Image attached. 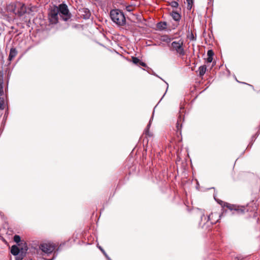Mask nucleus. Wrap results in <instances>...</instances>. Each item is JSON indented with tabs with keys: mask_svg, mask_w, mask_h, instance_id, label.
<instances>
[{
	"mask_svg": "<svg viewBox=\"0 0 260 260\" xmlns=\"http://www.w3.org/2000/svg\"><path fill=\"white\" fill-rule=\"evenodd\" d=\"M110 17L113 22L119 26L125 23V18L122 11L118 9H113L110 11Z\"/></svg>",
	"mask_w": 260,
	"mask_h": 260,
	"instance_id": "obj_1",
	"label": "nucleus"
},
{
	"mask_svg": "<svg viewBox=\"0 0 260 260\" xmlns=\"http://www.w3.org/2000/svg\"><path fill=\"white\" fill-rule=\"evenodd\" d=\"M183 44V41L181 40L178 41H174L171 43L170 49L179 56H183L185 54Z\"/></svg>",
	"mask_w": 260,
	"mask_h": 260,
	"instance_id": "obj_2",
	"label": "nucleus"
},
{
	"mask_svg": "<svg viewBox=\"0 0 260 260\" xmlns=\"http://www.w3.org/2000/svg\"><path fill=\"white\" fill-rule=\"evenodd\" d=\"M57 8L59 16L63 20L67 21L71 18V14L67 5L61 4L57 6Z\"/></svg>",
	"mask_w": 260,
	"mask_h": 260,
	"instance_id": "obj_3",
	"label": "nucleus"
},
{
	"mask_svg": "<svg viewBox=\"0 0 260 260\" xmlns=\"http://www.w3.org/2000/svg\"><path fill=\"white\" fill-rule=\"evenodd\" d=\"M58 11L57 6L51 7L48 12V19L50 23L55 24L58 21Z\"/></svg>",
	"mask_w": 260,
	"mask_h": 260,
	"instance_id": "obj_4",
	"label": "nucleus"
},
{
	"mask_svg": "<svg viewBox=\"0 0 260 260\" xmlns=\"http://www.w3.org/2000/svg\"><path fill=\"white\" fill-rule=\"evenodd\" d=\"M218 202L221 205V206L222 207H226L231 211L234 210V211L237 212L238 213H243L246 209L245 207H242L240 208L239 206H237L235 205L230 204L221 201H220L219 202Z\"/></svg>",
	"mask_w": 260,
	"mask_h": 260,
	"instance_id": "obj_5",
	"label": "nucleus"
},
{
	"mask_svg": "<svg viewBox=\"0 0 260 260\" xmlns=\"http://www.w3.org/2000/svg\"><path fill=\"white\" fill-rule=\"evenodd\" d=\"M4 94V75L0 73V109L4 110L5 108V99L2 96Z\"/></svg>",
	"mask_w": 260,
	"mask_h": 260,
	"instance_id": "obj_6",
	"label": "nucleus"
},
{
	"mask_svg": "<svg viewBox=\"0 0 260 260\" xmlns=\"http://www.w3.org/2000/svg\"><path fill=\"white\" fill-rule=\"evenodd\" d=\"M55 245L52 243H43L40 245L41 249L47 254L51 253L55 249Z\"/></svg>",
	"mask_w": 260,
	"mask_h": 260,
	"instance_id": "obj_7",
	"label": "nucleus"
},
{
	"mask_svg": "<svg viewBox=\"0 0 260 260\" xmlns=\"http://www.w3.org/2000/svg\"><path fill=\"white\" fill-rule=\"evenodd\" d=\"M16 7L17 8V10L15 13L19 16H22L26 12V7L24 4L18 3L17 4Z\"/></svg>",
	"mask_w": 260,
	"mask_h": 260,
	"instance_id": "obj_8",
	"label": "nucleus"
},
{
	"mask_svg": "<svg viewBox=\"0 0 260 260\" xmlns=\"http://www.w3.org/2000/svg\"><path fill=\"white\" fill-rule=\"evenodd\" d=\"M21 248L22 247H19L16 245H13L11 247V252L14 255H17L21 252Z\"/></svg>",
	"mask_w": 260,
	"mask_h": 260,
	"instance_id": "obj_9",
	"label": "nucleus"
},
{
	"mask_svg": "<svg viewBox=\"0 0 260 260\" xmlns=\"http://www.w3.org/2000/svg\"><path fill=\"white\" fill-rule=\"evenodd\" d=\"M21 252L18 255H16V260H22L23 257L25 256L26 251L27 250V247L26 246L24 248H21Z\"/></svg>",
	"mask_w": 260,
	"mask_h": 260,
	"instance_id": "obj_10",
	"label": "nucleus"
},
{
	"mask_svg": "<svg viewBox=\"0 0 260 260\" xmlns=\"http://www.w3.org/2000/svg\"><path fill=\"white\" fill-rule=\"evenodd\" d=\"M170 15L175 21L179 22L181 19L180 14L175 11H172L170 13Z\"/></svg>",
	"mask_w": 260,
	"mask_h": 260,
	"instance_id": "obj_11",
	"label": "nucleus"
},
{
	"mask_svg": "<svg viewBox=\"0 0 260 260\" xmlns=\"http://www.w3.org/2000/svg\"><path fill=\"white\" fill-rule=\"evenodd\" d=\"M167 23L166 22H159L156 25L157 28L159 30H163L167 28Z\"/></svg>",
	"mask_w": 260,
	"mask_h": 260,
	"instance_id": "obj_12",
	"label": "nucleus"
},
{
	"mask_svg": "<svg viewBox=\"0 0 260 260\" xmlns=\"http://www.w3.org/2000/svg\"><path fill=\"white\" fill-rule=\"evenodd\" d=\"M17 51L15 48H12L11 49L9 55V60L10 61L12 60L17 55Z\"/></svg>",
	"mask_w": 260,
	"mask_h": 260,
	"instance_id": "obj_13",
	"label": "nucleus"
},
{
	"mask_svg": "<svg viewBox=\"0 0 260 260\" xmlns=\"http://www.w3.org/2000/svg\"><path fill=\"white\" fill-rule=\"evenodd\" d=\"M152 119H153V116H152L151 118H150L149 123L148 124V125L144 132V134H145L146 136H149V137H151L152 136V135L150 133L149 129L151 126V121H152Z\"/></svg>",
	"mask_w": 260,
	"mask_h": 260,
	"instance_id": "obj_14",
	"label": "nucleus"
},
{
	"mask_svg": "<svg viewBox=\"0 0 260 260\" xmlns=\"http://www.w3.org/2000/svg\"><path fill=\"white\" fill-rule=\"evenodd\" d=\"M182 118L181 116L180 115L178 118L177 122L176 123V130L177 132H181V128L182 127V123L180 124V123L181 122Z\"/></svg>",
	"mask_w": 260,
	"mask_h": 260,
	"instance_id": "obj_15",
	"label": "nucleus"
},
{
	"mask_svg": "<svg viewBox=\"0 0 260 260\" xmlns=\"http://www.w3.org/2000/svg\"><path fill=\"white\" fill-rule=\"evenodd\" d=\"M206 69H207V68H206V65H203V66H202L199 67V75L200 76H201V77L203 76L205 74V72L206 71Z\"/></svg>",
	"mask_w": 260,
	"mask_h": 260,
	"instance_id": "obj_16",
	"label": "nucleus"
},
{
	"mask_svg": "<svg viewBox=\"0 0 260 260\" xmlns=\"http://www.w3.org/2000/svg\"><path fill=\"white\" fill-rule=\"evenodd\" d=\"M172 40V38H171V37H169L167 35H164V36H161V39H160V40L162 42H164L167 43H170L171 42Z\"/></svg>",
	"mask_w": 260,
	"mask_h": 260,
	"instance_id": "obj_17",
	"label": "nucleus"
},
{
	"mask_svg": "<svg viewBox=\"0 0 260 260\" xmlns=\"http://www.w3.org/2000/svg\"><path fill=\"white\" fill-rule=\"evenodd\" d=\"M83 11L85 13V14L83 15L84 18L89 19L91 15V13L89 10L88 9H84Z\"/></svg>",
	"mask_w": 260,
	"mask_h": 260,
	"instance_id": "obj_18",
	"label": "nucleus"
},
{
	"mask_svg": "<svg viewBox=\"0 0 260 260\" xmlns=\"http://www.w3.org/2000/svg\"><path fill=\"white\" fill-rule=\"evenodd\" d=\"M132 61L134 64H138L139 63L140 60L136 57H132Z\"/></svg>",
	"mask_w": 260,
	"mask_h": 260,
	"instance_id": "obj_19",
	"label": "nucleus"
},
{
	"mask_svg": "<svg viewBox=\"0 0 260 260\" xmlns=\"http://www.w3.org/2000/svg\"><path fill=\"white\" fill-rule=\"evenodd\" d=\"M187 3V9L190 10L192 7V4L193 3L192 0H186Z\"/></svg>",
	"mask_w": 260,
	"mask_h": 260,
	"instance_id": "obj_20",
	"label": "nucleus"
},
{
	"mask_svg": "<svg viewBox=\"0 0 260 260\" xmlns=\"http://www.w3.org/2000/svg\"><path fill=\"white\" fill-rule=\"evenodd\" d=\"M14 241L16 243H18L21 241L20 237L18 235H15L14 237Z\"/></svg>",
	"mask_w": 260,
	"mask_h": 260,
	"instance_id": "obj_21",
	"label": "nucleus"
},
{
	"mask_svg": "<svg viewBox=\"0 0 260 260\" xmlns=\"http://www.w3.org/2000/svg\"><path fill=\"white\" fill-rule=\"evenodd\" d=\"M170 5L173 8H177L178 6V3L176 1H173L170 3Z\"/></svg>",
	"mask_w": 260,
	"mask_h": 260,
	"instance_id": "obj_22",
	"label": "nucleus"
},
{
	"mask_svg": "<svg viewBox=\"0 0 260 260\" xmlns=\"http://www.w3.org/2000/svg\"><path fill=\"white\" fill-rule=\"evenodd\" d=\"M214 52L212 50H209L207 52L208 57H213Z\"/></svg>",
	"mask_w": 260,
	"mask_h": 260,
	"instance_id": "obj_23",
	"label": "nucleus"
},
{
	"mask_svg": "<svg viewBox=\"0 0 260 260\" xmlns=\"http://www.w3.org/2000/svg\"><path fill=\"white\" fill-rule=\"evenodd\" d=\"M213 60V57H208L207 58V62H211Z\"/></svg>",
	"mask_w": 260,
	"mask_h": 260,
	"instance_id": "obj_24",
	"label": "nucleus"
},
{
	"mask_svg": "<svg viewBox=\"0 0 260 260\" xmlns=\"http://www.w3.org/2000/svg\"><path fill=\"white\" fill-rule=\"evenodd\" d=\"M139 64L144 67H146L147 66L145 62L141 61L139 62Z\"/></svg>",
	"mask_w": 260,
	"mask_h": 260,
	"instance_id": "obj_25",
	"label": "nucleus"
},
{
	"mask_svg": "<svg viewBox=\"0 0 260 260\" xmlns=\"http://www.w3.org/2000/svg\"><path fill=\"white\" fill-rule=\"evenodd\" d=\"M156 76L158 77V78H159L160 79H161L162 80H163L167 84V89H166V92H167V89L168 88V86H169V85H168V83L167 82H166V81H165L161 78H160V77H159L158 76L156 75H155Z\"/></svg>",
	"mask_w": 260,
	"mask_h": 260,
	"instance_id": "obj_26",
	"label": "nucleus"
},
{
	"mask_svg": "<svg viewBox=\"0 0 260 260\" xmlns=\"http://www.w3.org/2000/svg\"><path fill=\"white\" fill-rule=\"evenodd\" d=\"M99 248L101 249V250L104 253V254L108 257L107 254H106V253L105 252V251H104V250L101 247H99Z\"/></svg>",
	"mask_w": 260,
	"mask_h": 260,
	"instance_id": "obj_27",
	"label": "nucleus"
},
{
	"mask_svg": "<svg viewBox=\"0 0 260 260\" xmlns=\"http://www.w3.org/2000/svg\"><path fill=\"white\" fill-rule=\"evenodd\" d=\"M211 216H213V213L211 214L210 215H209L208 216V220H210V219H211Z\"/></svg>",
	"mask_w": 260,
	"mask_h": 260,
	"instance_id": "obj_28",
	"label": "nucleus"
},
{
	"mask_svg": "<svg viewBox=\"0 0 260 260\" xmlns=\"http://www.w3.org/2000/svg\"><path fill=\"white\" fill-rule=\"evenodd\" d=\"M234 260H242L240 257H236L234 258Z\"/></svg>",
	"mask_w": 260,
	"mask_h": 260,
	"instance_id": "obj_29",
	"label": "nucleus"
},
{
	"mask_svg": "<svg viewBox=\"0 0 260 260\" xmlns=\"http://www.w3.org/2000/svg\"><path fill=\"white\" fill-rule=\"evenodd\" d=\"M54 258V256H53V257L51 259H45V260H53V259Z\"/></svg>",
	"mask_w": 260,
	"mask_h": 260,
	"instance_id": "obj_30",
	"label": "nucleus"
},
{
	"mask_svg": "<svg viewBox=\"0 0 260 260\" xmlns=\"http://www.w3.org/2000/svg\"><path fill=\"white\" fill-rule=\"evenodd\" d=\"M191 38H192V39L193 38V35H192V37H191Z\"/></svg>",
	"mask_w": 260,
	"mask_h": 260,
	"instance_id": "obj_31",
	"label": "nucleus"
},
{
	"mask_svg": "<svg viewBox=\"0 0 260 260\" xmlns=\"http://www.w3.org/2000/svg\"><path fill=\"white\" fill-rule=\"evenodd\" d=\"M191 38H192V39L193 38V35H192V37H191Z\"/></svg>",
	"mask_w": 260,
	"mask_h": 260,
	"instance_id": "obj_32",
	"label": "nucleus"
},
{
	"mask_svg": "<svg viewBox=\"0 0 260 260\" xmlns=\"http://www.w3.org/2000/svg\"><path fill=\"white\" fill-rule=\"evenodd\" d=\"M108 259H109V260H111V259H110V258L108 257Z\"/></svg>",
	"mask_w": 260,
	"mask_h": 260,
	"instance_id": "obj_33",
	"label": "nucleus"
},
{
	"mask_svg": "<svg viewBox=\"0 0 260 260\" xmlns=\"http://www.w3.org/2000/svg\"><path fill=\"white\" fill-rule=\"evenodd\" d=\"M0 217H1V214H0Z\"/></svg>",
	"mask_w": 260,
	"mask_h": 260,
	"instance_id": "obj_34",
	"label": "nucleus"
}]
</instances>
